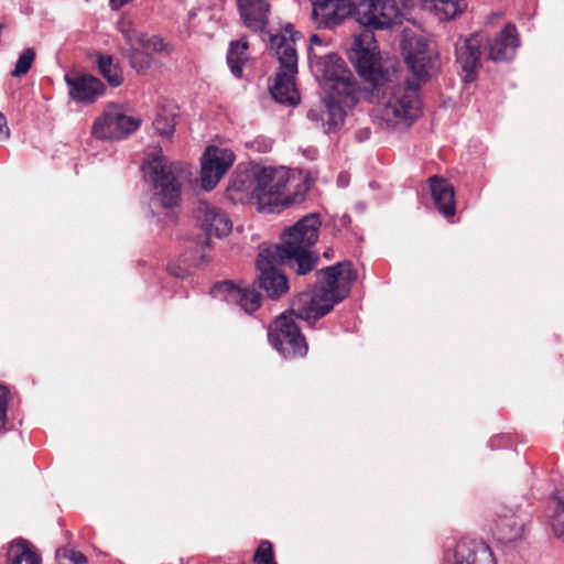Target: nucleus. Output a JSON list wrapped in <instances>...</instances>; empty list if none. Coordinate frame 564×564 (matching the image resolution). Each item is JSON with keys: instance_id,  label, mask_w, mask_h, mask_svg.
I'll return each instance as SVG.
<instances>
[{"instance_id": "obj_2", "label": "nucleus", "mask_w": 564, "mask_h": 564, "mask_svg": "<svg viewBox=\"0 0 564 564\" xmlns=\"http://www.w3.org/2000/svg\"><path fill=\"white\" fill-rule=\"evenodd\" d=\"M319 227L318 215L304 216L284 231L281 243L259 252L254 284L270 299L279 300L289 291V280L279 265H285L299 275H305L316 268L319 257L311 251V247L318 240Z\"/></svg>"}, {"instance_id": "obj_12", "label": "nucleus", "mask_w": 564, "mask_h": 564, "mask_svg": "<svg viewBox=\"0 0 564 564\" xmlns=\"http://www.w3.org/2000/svg\"><path fill=\"white\" fill-rule=\"evenodd\" d=\"M482 45L484 39L477 33L460 37L455 44L456 64L465 83L477 79L478 69L481 66Z\"/></svg>"}, {"instance_id": "obj_36", "label": "nucleus", "mask_w": 564, "mask_h": 564, "mask_svg": "<svg viewBox=\"0 0 564 564\" xmlns=\"http://www.w3.org/2000/svg\"><path fill=\"white\" fill-rule=\"evenodd\" d=\"M10 137V129L8 127L6 116L0 112V140L6 141Z\"/></svg>"}, {"instance_id": "obj_28", "label": "nucleus", "mask_w": 564, "mask_h": 564, "mask_svg": "<svg viewBox=\"0 0 564 564\" xmlns=\"http://www.w3.org/2000/svg\"><path fill=\"white\" fill-rule=\"evenodd\" d=\"M235 304L239 305L247 314H252L261 307L262 296L254 289L241 288V300L237 299Z\"/></svg>"}, {"instance_id": "obj_18", "label": "nucleus", "mask_w": 564, "mask_h": 564, "mask_svg": "<svg viewBox=\"0 0 564 564\" xmlns=\"http://www.w3.org/2000/svg\"><path fill=\"white\" fill-rule=\"evenodd\" d=\"M65 80L69 88V96L79 102L91 104L105 93L104 83L88 74L66 75Z\"/></svg>"}, {"instance_id": "obj_27", "label": "nucleus", "mask_w": 564, "mask_h": 564, "mask_svg": "<svg viewBox=\"0 0 564 564\" xmlns=\"http://www.w3.org/2000/svg\"><path fill=\"white\" fill-rule=\"evenodd\" d=\"M210 294L215 299L226 301L229 304H235L241 300V286L236 285L232 281L225 280L214 284Z\"/></svg>"}, {"instance_id": "obj_39", "label": "nucleus", "mask_w": 564, "mask_h": 564, "mask_svg": "<svg viewBox=\"0 0 564 564\" xmlns=\"http://www.w3.org/2000/svg\"><path fill=\"white\" fill-rule=\"evenodd\" d=\"M362 132H364V131H359V132H357V138H358L359 140H361V133H362Z\"/></svg>"}, {"instance_id": "obj_5", "label": "nucleus", "mask_w": 564, "mask_h": 564, "mask_svg": "<svg viewBox=\"0 0 564 564\" xmlns=\"http://www.w3.org/2000/svg\"><path fill=\"white\" fill-rule=\"evenodd\" d=\"M296 35L299 33L293 31L292 24L285 26L284 34L269 35L271 48L280 63L270 93L275 101L289 106H295L300 99L295 88L297 54L294 43Z\"/></svg>"}, {"instance_id": "obj_38", "label": "nucleus", "mask_w": 564, "mask_h": 564, "mask_svg": "<svg viewBox=\"0 0 564 564\" xmlns=\"http://www.w3.org/2000/svg\"><path fill=\"white\" fill-rule=\"evenodd\" d=\"M494 17H495L496 19H501L502 14H501V13H495V14H494Z\"/></svg>"}, {"instance_id": "obj_13", "label": "nucleus", "mask_w": 564, "mask_h": 564, "mask_svg": "<svg viewBox=\"0 0 564 564\" xmlns=\"http://www.w3.org/2000/svg\"><path fill=\"white\" fill-rule=\"evenodd\" d=\"M235 155L228 149L208 147L203 159L200 169V184L206 191H212L232 165Z\"/></svg>"}, {"instance_id": "obj_14", "label": "nucleus", "mask_w": 564, "mask_h": 564, "mask_svg": "<svg viewBox=\"0 0 564 564\" xmlns=\"http://www.w3.org/2000/svg\"><path fill=\"white\" fill-rule=\"evenodd\" d=\"M495 514L491 531L499 542L506 544L522 538L525 519L519 510L500 505L497 507Z\"/></svg>"}, {"instance_id": "obj_9", "label": "nucleus", "mask_w": 564, "mask_h": 564, "mask_svg": "<svg viewBox=\"0 0 564 564\" xmlns=\"http://www.w3.org/2000/svg\"><path fill=\"white\" fill-rule=\"evenodd\" d=\"M349 59L355 65L358 75L370 85L371 91L380 93L381 88L391 82V72L383 69L377 54L364 47L361 40L356 39L349 52Z\"/></svg>"}, {"instance_id": "obj_11", "label": "nucleus", "mask_w": 564, "mask_h": 564, "mask_svg": "<svg viewBox=\"0 0 564 564\" xmlns=\"http://www.w3.org/2000/svg\"><path fill=\"white\" fill-rule=\"evenodd\" d=\"M345 94L329 93L319 104L307 111V118L324 132L332 133L341 128L346 118V109L354 108L344 102Z\"/></svg>"}, {"instance_id": "obj_32", "label": "nucleus", "mask_w": 564, "mask_h": 564, "mask_svg": "<svg viewBox=\"0 0 564 564\" xmlns=\"http://www.w3.org/2000/svg\"><path fill=\"white\" fill-rule=\"evenodd\" d=\"M35 59V51L33 48H26L19 56L14 69L11 72V76L21 77L25 75Z\"/></svg>"}, {"instance_id": "obj_30", "label": "nucleus", "mask_w": 564, "mask_h": 564, "mask_svg": "<svg viewBox=\"0 0 564 564\" xmlns=\"http://www.w3.org/2000/svg\"><path fill=\"white\" fill-rule=\"evenodd\" d=\"M464 0H436L435 9L443 14L444 19H455L457 14L466 9Z\"/></svg>"}, {"instance_id": "obj_35", "label": "nucleus", "mask_w": 564, "mask_h": 564, "mask_svg": "<svg viewBox=\"0 0 564 564\" xmlns=\"http://www.w3.org/2000/svg\"><path fill=\"white\" fill-rule=\"evenodd\" d=\"M59 554L70 561L74 564H86L87 557L79 551H75L72 549H64L59 552Z\"/></svg>"}, {"instance_id": "obj_15", "label": "nucleus", "mask_w": 564, "mask_h": 564, "mask_svg": "<svg viewBox=\"0 0 564 564\" xmlns=\"http://www.w3.org/2000/svg\"><path fill=\"white\" fill-rule=\"evenodd\" d=\"M194 216L200 228L207 236L206 245L209 246V238L228 235L232 224L228 216L218 207L206 200H199L194 209Z\"/></svg>"}, {"instance_id": "obj_33", "label": "nucleus", "mask_w": 564, "mask_h": 564, "mask_svg": "<svg viewBox=\"0 0 564 564\" xmlns=\"http://www.w3.org/2000/svg\"><path fill=\"white\" fill-rule=\"evenodd\" d=\"M174 117L166 113H159L153 121V128L160 135H171L174 131Z\"/></svg>"}, {"instance_id": "obj_25", "label": "nucleus", "mask_w": 564, "mask_h": 564, "mask_svg": "<svg viewBox=\"0 0 564 564\" xmlns=\"http://www.w3.org/2000/svg\"><path fill=\"white\" fill-rule=\"evenodd\" d=\"M97 64L100 74L112 87H119L123 83V74L117 62L110 55L99 54Z\"/></svg>"}, {"instance_id": "obj_37", "label": "nucleus", "mask_w": 564, "mask_h": 564, "mask_svg": "<svg viewBox=\"0 0 564 564\" xmlns=\"http://www.w3.org/2000/svg\"><path fill=\"white\" fill-rule=\"evenodd\" d=\"M310 41H311V47H313L314 45H323L322 39L316 34H313L311 36Z\"/></svg>"}, {"instance_id": "obj_4", "label": "nucleus", "mask_w": 564, "mask_h": 564, "mask_svg": "<svg viewBox=\"0 0 564 564\" xmlns=\"http://www.w3.org/2000/svg\"><path fill=\"white\" fill-rule=\"evenodd\" d=\"M234 189L245 192L248 202L260 213H276L299 203L310 189L307 180L284 167L262 166L251 177L235 181Z\"/></svg>"}, {"instance_id": "obj_8", "label": "nucleus", "mask_w": 564, "mask_h": 564, "mask_svg": "<svg viewBox=\"0 0 564 564\" xmlns=\"http://www.w3.org/2000/svg\"><path fill=\"white\" fill-rule=\"evenodd\" d=\"M403 15L392 0H359L355 20L369 30H384L402 23Z\"/></svg>"}, {"instance_id": "obj_10", "label": "nucleus", "mask_w": 564, "mask_h": 564, "mask_svg": "<svg viewBox=\"0 0 564 564\" xmlns=\"http://www.w3.org/2000/svg\"><path fill=\"white\" fill-rule=\"evenodd\" d=\"M141 121L127 116L118 105L108 106L93 127L91 134L99 140H117L134 132Z\"/></svg>"}, {"instance_id": "obj_17", "label": "nucleus", "mask_w": 564, "mask_h": 564, "mask_svg": "<svg viewBox=\"0 0 564 564\" xmlns=\"http://www.w3.org/2000/svg\"><path fill=\"white\" fill-rule=\"evenodd\" d=\"M449 564H496V561L486 543L464 538L457 542Z\"/></svg>"}, {"instance_id": "obj_34", "label": "nucleus", "mask_w": 564, "mask_h": 564, "mask_svg": "<svg viewBox=\"0 0 564 564\" xmlns=\"http://www.w3.org/2000/svg\"><path fill=\"white\" fill-rule=\"evenodd\" d=\"M11 398L10 390L4 384H0V432L6 429L8 403Z\"/></svg>"}, {"instance_id": "obj_1", "label": "nucleus", "mask_w": 564, "mask_h": 564, "mask_svg": "<svg viewBox=\"0 0 564 564\" xmlns=\"http://www.w3.org/2000/svg\"><path fill=\"white\" fill-rule=\"evenodd\" d=\"M316 278L314 288L300 293L269 327L271 345L285 358L304 357L308 350L295 318L311 323L324 317L349 295L358 274L350 261H344L322 269Z\"/></svg>"}, {"instance_id": "obj_6", "label": "nucleus", "mask_w": 564, "mask_h": 564, "mask_svg": "<svg viewBox=\"0 0 564 564\" xmlns=\"http://www.w3.org/2000/svg\"><path fill=\"white\" fill-rule=\"evenodd\" d=\"M176 166L161 153L152 154L147 161V174L152 183L153 198L167 209L166 217L171 223L176 221L173 210L180 205L182 185L175 174Z\"/></svg>"}, {"instance_id": "obj_31", "label": "nucleus", "mask_w": 564, "mask_h": 564, "mask_svg": "<svg viewBox=\"0 0 564 564\" xmlns=\"http://www.w3.org/2000/svg\"><path fill=\"white\" fill-rule=\"evenodd\" d=\"M127 57L129 59L131 67L135 69L138 73H144L151 67V55L141 50H138L134 46H130Z\"/></svg>"}, {"instance_id": "obj_16", "label": "nucleus", "mask_w": 564, "mask_h": 564, "mask_svg": "<svg viewBox=\"0 0 564 564\" xmlns=\"http://www.w3.org/2000/svg\"><path fill=\"white\" fill-rule=\"evenodd\" d=\"M349 15L355 18V3L350 0H317L313 3L312 18L321 28L332 29Z\"/></svg>"}, {"instance_id": "obj_22", "label": "nucleus", "mask_w": 564, "mask_h": 564, "mask_svg": "<svg viewBox=\"0 0 564 564\" xmlns=\"http://www.w3.org/2000/svg\"><path fill=\"white\" fill-rule=\"evenodd\" d=\"M121 32L130 46H134L148 54L166 52L170 53L169 45L164 40L156 35H147L133 29H123Z\"/></svg>"}, {"instance_id": "obj_20", "label": "nucleus", "mask_w": 564, "mask_h": 564, "mask_svg": "<svg viewBox=\"0 0 564 564\" xmlns=\"http://www.w3.org/2000/svg\"><path fill=\"white\" fill-rule=\"evenodd\" d=\"M243 24L253 32H262L268 25L270 4L265 0H237Z\"/></svg>"}, {"instance_id": "obj_3", "label": "nucleus", "mask_w": 564, "mask_h": 564, "mask_svg": "<svg viewBox=\"0 0 564 564\" xmlns=\"http://www.w3.org/2000/svg\"><path fill=\"white\" fill-rule=\"evenodd\" d=\"M405 63L414 76V80L406 79L403 84H386L380 91L383 94V117L387 120L414 121L422 111L420 88L441 69L438 53L435 47L419 39L410 44L405 54Z\"/></svg>"}, {"instance_id": "obj_29", "label": "nucleus", "mask_w": 564, "mask_h": 564, "mask_svg": "<svg viewBox=\"0 0 564 564\" xmlns=\"http://www.w3.org/2000/svg\"><path fill=\"white\" fill-rule=\"evenodd\" d=\"M253 564H279L273 544L269 540H261L251 558Z\"/></svg>"}, {"instance_id": "obj_26", "label": "nucleus", "mask_w": 564, "mask_h": 564, "mask_svg": "<svg viewBox=\"0 0 564 564\" xmlns=\"http://www.w3.org/2000/svg\"><path fill=\"white\" fill-rule=\"evenodd\" d=\"M248 42L245 39L231 42L227 54V63L234 75L240 76L242 73V64L246 61V51Z\"/></svg>"}, {"instance_id": "obj_23", "label": "nucleus", "mask_w": 564, "mask_h": 564, "mask_svg": "<svg viewBox=\"0 0 564 564\" xmlns=\"http://www.w3.org/2000/svg\"><path fill=\"white\" fill-rule=\"evenodd\" d=\"M42 560L31 542L15 539L7 551V564H41Z\"/></svg>"}, {"instance_id": "obj_19", "label": "nucleus", "mask_w": 564, "mask_h": 564, "mask_svg": "<svg viewBox=\"0 0 564 564\" xmlns=\"http://www.w3.org/2000/svg\"><path fill=\"white\" fill-rule=\"evenodd\" d=\"M519 46L520 37L516 25L507 23L489 43L488 57L495 62H509L514 57Z\"/></svg>"}, {"instance_id": "obj_21", "label": "nucleus", "mask_w": 564, "mask_h": 564, "mask_svg": "<svg viewBox=\"0 0 564 564\" xmlns=\"http://www.w3.org/2000/svg\"><path fill=\"white\" fill-rule=\"evenodd\" d=\"M433 202L445 218H452L456 213L455 189L444 177L431 176L427 180Z\"/></svg>"}, {"instance_id": "obj_24", "label": "nucleus", "mask_w": 564, "mask_h": 564, "mask_svg": "<svg viewBox=\"0 0 564 564\" xmlns=\"http://www.w3.org/2000/svg\"><path fill=\"white\" fill-rule=\"evenodd\" d=\"M550 510L549 521L553 533L564 540V486L553 494Z\"/></svg>"}, {"instance_id": "obj_7", "label": "nucleus", "mask_w": 564, "mask_h": 564, "mask_svg": "<svg viewBox=\"0 0 564 564\" xmlns=\"http://www.w3.org/2000/svg\"><path fill=\"white\" fill-rule=\"evenodd\" d=\"M307 57L317 75L325 80L329 93L345 94L344 102L356 106L359 88L354 82L351 72L345 66L344 61L335 53L318 54L314 47L308 48Z\"/></svg>"}, {"instance_id": "obj_40", "label": "nucleus", "mask_w": 564, "mask_h": 564, "mask_svg": "<svg viewBox=\"0 0 564 564\" xmlns=\"http://www.w3.org/2000/svg\"><path fill=\"white\" fill-rule=\"evenodd\" d=\"M170 272H171L173 275L180 276V274H178V273H176V272H174V271H172V269H171V268H170Z\"/></svg>"}]
</instances>
